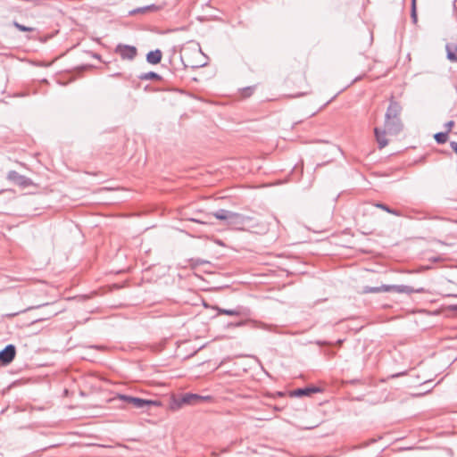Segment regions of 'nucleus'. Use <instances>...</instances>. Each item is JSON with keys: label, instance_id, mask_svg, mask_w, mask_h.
<instances>
[{"label": "nucleus", "instance_id": "obj_12", "mask_svg": "<svg viewBox=\"0 0 457 457\" xmlns=\"http://www.w3.org/2000/svg\"><path fill=\"white\" fill-rule=\"evenodd\" d=\"M162 57V51L156 49L154 51H151L146 54V61L151 64H157L161 62Z\"/></svg>", "mask_w": 457, "mask_h": 457}, {"label": "nucleus", "instance_id": "obj_1", "mask_svg": "<svg viewBox=\"0 0 457 457\" xmlns=\"http://www.w3.org/2000/svg\"><path fill=\"white\" fill-rule=\"evenodd\" d=\"M384 126L385 129L383 130L378 128L374 129L376 140L380 149L386 147L388 144V141L386 138V133H388L390 135H397L403 130V128L401 118H385Z\"/></svg>", "mask_w": 457, "mask_h": 457}, {"label": "nucleus", "instance_id": "obj_6", "mask_svg": "<svg viewBox=\"0 0 457 457\" xmlns=\"http://www.w3.org/2000/svg\"><path fill=\"white\" fill-rule=\"evenodd\" d=\"M7 179L12 181L13 184L25 188L31 186L33 183L30 179L19 174L18 172L12 170L8 173Z\"/></svg>", "mask_w": 457, "mask_h": 457}, {"label": "nucleus", "instance_id": "obj_14", "mask_svg": "<svg viewBox=\"0 0 457 457\" xmlns=\"http://www.w3.org/2000/svg\"><path fill=\"white\" fill-rule=\"evenodd\" d=\"M139 79L142 80H149V79L161 80L162 77L156 72L149 71V72L142 73L139 76Z\"/></svg>", "mask_w": 457, "mask_h": 457}, {"label": "nucleus", "instance_id": "obj_18", "mask_svg": "<svg viewBox=\"0 0 457 457\" xmlns=\"http://www.w3.org/2000/svg\"><path fill=\"white\" fill-rule=\"evenodd\" d=\"M46 304H47V303H41V304H38V305H37V306L28 307V308H26V309H24V310H20V311H18V312H16L5 313V314H4V316H6V317H13V316H15V315H17V314H19V313H21V312H26V311H29V310H31V309H34V308H39V307H41V306H45V305H46Z\"/></svg>", "mask_w": 457, "mask_h": 457}, {"label": "nucleus", "instance_id": "obj_25", "mask_svg": "<svg viewBox=\"0 0 457 457\" xmlns=\"http://www.w3.org/2000/svg\"><path fill=\"white\" fill-rule=\"evenodd\" d=\"M450 309L453 310V311H457V304L456 305H451Z\"/></svg>", "mask_w": 457, "mask_h": 457}, {"label": "nucleus", "instance_id": "obj_29", "mask_svg": "<svg viewBox=\"0 0 457 457\" xmlns=\"http://www.w3.org/2000/svg\"><path fill=\"white\" fill-rule=\"evenodd\" d=\"M56 314H57V312H54L52 313V315H53V316H54V315H56Z\"/></svg>", "mask_w": 457, "mask_h": 457}, {"label": "nucleus", "instance_id": "obj_5", "mask_svg": "<svg viewBox=\"0 0 457 457\" xmlns=\"http://www.w3.org/2000/svg\"><path fill=\"white\" fill-rule=\"evenodd\" d=\"M230 213H231V211L220 209L212 214H207L206 219H204V220H201V219H197V218H190V219H188V220L196 222V223H200V224H211V221L209 220V218L211 215H212L213 217H215L218 220H227L228 216L230 215Z\"/></svg>", "mask_w": 457, "mask_h": 457}, {"label": "nucleus", "instance_id": "obj_22", "mask_svg": "<svg viewBox=\"0 0 457 457\" xmlns=\"http://www.w3.org/2000/svg\"><path fill=\"white\" fill-rule=\"evenodd\" d=\"M252 93H253L252 87H245L243 89V96L245 97L251 96Z\"/></svg>", "mask_w": 457, "mask_h": 457}, {"label": "nucleus", "instance_id": "obj_21", "mask_svg": "<svg viewBox=\"0 0 457 457\" xmlns=\"http://www.w3.org/2000/svg\"><path fill=\"white\" fill-rule=\"evenodd\" d=\"M453 126H454V121L453 120H449L448 122H446L445 124V128L446 129L445 132L449 133L452 130Z\"/></svg>", "mask_w": 457, "mask_h": 457}, {"label": "nucleus", "instance_id": "obj_7", "mask_svg": "<svg viewBox=\"0 0 457 457\" xmlns=\"http://www.w3.org/2000/svg\"><path fill=\"white\" fill-rule=\"evenodd\" d=\"M115 53L120 54L122 59L133 60L137 55V48L128 45H118Z\"/></svg>", "mask_w": 457, "mask_h": 457}, {"label": "nucleus", "instance_id": "obj_20", "mask_svg": "<svg viewBox=\"0 0 457 457\" xmlns=\"http://www.w3.org/2000/svg\"><path fill=\"white\" fill-rule=\"evenodd\" d=\"M13 25L21 31L30 32L34 30L33 28L21 25L16 21L13 22Z\"/></svg>", "mask_w": 457, "mask_h": 457}, {"label": "nucleus", "instance_id": "obj_19", "mask_svg": "<svg viewBox=\"0 0 457 457\" xmlns=\"http://www.w3.org/2000/svg\"><path fill=\"white\" fill-rule=\"evenodd\" d=\"M411 20H412L413 23H416L417 21H418L417 9H416V0H411Z\"/></svg>", "mask_w": 457, "mask_h": 457}, {"label": "nucleus", "instance_id": "obj_13", "mask_svg": "<svg viewBox=\"0 0 457 457\" xmlns=\"http://www.w3.org/2000/svg\"><path fill=\"white\" fill-rule=\"evenodd\" d=\"M445 48L448 60L457 62V44H447Z\"/></svg>", "mask_w": 457, "mask_h": 457}, {"label": "nucleus", "instance_id": "obj_16", "mask_svg": "<svg viewBox=\"0 0 457 457\" xmlns=\"http://www.w3.org/2000/svg\"><path fill=\"white\" fill-rule=\"evenodd\" d=\"M434 138L438 144H445L448 139L447 132H438L434 135Z\"/></svg>", "mask_w": 457, "mask_h": 457}, {"label": "nucleus", "instance_id": "obj_10", "mask_svg": "<svg viewBox=\"0 0 457 457\" xmlns=\"http://www.w3.org/2000/svg\"><path fill=\"white\" fill-rule=\"evenodd\" d=\"M250 217L244 216L237 212H231L230 215L228 216L227 222L229 226H244L245 224V221L250 220Z\"/></svg>", "mask_w": 457, "mask_h": 457}, {"label": "nucleus", "instance_id": "obj_27", "mask_svg": "<svg viewBox=\"0 0 457 457\" xmlns=\"http://www.w3.org/2000/svg\"><path fill=\"white\" fill-rule=\"evenodd\" d=\"M277 395H279V396L284 395V394L282 392H278Z\"/></svg>", "mask_w": 457, "mask_h": 457}, {"label": "nucleus", "instance_id": "obj_2", "mask_svg": "<svg viewBox=\"0 0 457 457\" xmlns=\"http://www.w3.org/2000/svg\"><path fill=\"white\" fill-rule=\"evenodd\" d=\"M395 291L397 293H406L411 294L414 292V289L409 286L404 285H382L381 287H369L366 286L362 288V294H377L382 292H391Z\"/></svg>", "mask_w": 457, "mask_h": 457}, {"label": "nucleus", "instance_id": "obj_11", "mask_svg": "<svg viewBox=\"0 0 457 457\" xmlns=\"http://www.w3.org/2000/svg\"><path fill=\"white\" fill-rule=\"evenodd\" d=\"M320 388L316 387V386L305 387V388H297V389L294 390L291 393V395L292 396L302 397V396L311 395L312 394L317 393V392H320Z\"/></svg>", "mask_w": 457, "mask_h": 457}, {"label": "nucleus", "instance_id": "obj_24", "mask_svg": "<svg viewBox=\"0 0 457 457\" xmlns=\"http://www.w3.org/2000/svg\"><path fill=\"white\" fill-rule=\"evenodd\" d=\"M423 292H425V289L423 287H420V288H418V289H414L413 293H423Z\"/></svg>", "mask_w": 457, "mask_h": 457}, {"label": "nucleus", "instance_id": "obj_3", "mask_svg": "<svg viewBox=\"0 0 457 457\" xmlns=\"http://www.w3.org/2000/svg\"><path fill=\"white\" fill-rule=\"evenodd\" d=\"M112 401H121L125 403L131 404L137 409H145L152 405H156L157 403L152 400H145L138 397H133L126 395H118L112 398Z\"/></svg>", "mask_w": 457, "mask_h": 457}, {"label": "nucleus", "instance_id": "obj_15", "mask_svg": "<svg viewBox=\"0 0 457 457\" xmlns=\"http://www.w3.org/2000/svg\"><path fill=\"white\" fill-rule=\"evenodd\" d=\"M216 310L218 311V314H224V315H228V316H239L241 313L240 311L237 309L228 310V309L216 307Z\"/></svg>", "mask_w": 457, "mask_h": 457}, {"label": "nucleus", "instance_id": "obj_26", "mask_svg": "<svg viewBox=\"0 0 457 457\" xmlns=\"http://www.w3.org/2000/svg\"><path fill=\"white\" fill-rule=\"evenodd\" d=\"M44 320H45V319H38V320H37L33 321V322H32V324H33V323H35V322H37V321Z\"/></svg>", "mask_w": 457, "mask_h": 457}, {"label": "nucleus", "instance_id": "obj_9", "mask_svg": "<svg viewBox=\"0 0 457 457\" xmlns=\"http://www.w3.org/2000/svg\"><path fill=\"white\" fill-rule=\"evenodd\" d=\"M402 106L401 104L395 101L393 98L390 100L389 106L386 109L385 118L387 119H395V118H401V112H402Z\"/></svg>", "mask_w": 457, "mask_h": 457}, {"label": "nucleus", "instance_id": "obj_23", "mask_svg": "<svg viewBox=\"0 0 457 457\" xmlns=\"http://www.w3.org/2000/svg\"><path fill=\"white\" fill-rule=\"evenodd\" d=\"M450 146L452 148V150L457 154V142H451L450 143Z\"/></svg>", "mask_w": 457, "mask_h": 457}, {"label": "nucleus", "instance_id": "obj_17", "mask_svg": "<svg viewBox=\"0 0 457 457\" xmlns=\"http://www.w3.org/2000/svg\"><path fill=\"white\" fill-rule=\"evenodd\" d=\"M375 206L378 207V208H380V209H382L384 211H386L388 213H391V214H394V215H396V216H400L401 215L398 211L391 209L386 204L378 203V204H376Z\"/></svg>", "mask_w": 457, "mask_h": 457}, {"label": "nucleus", "instance_id": "obj_30", "mask_svg": "<svg viewBox=\"0 0 457 457\" xmlns=\"http://www.w3.org/2000/svg\"><path fill=\"white\" fill-rule=\"evenodd\" d=\"M212 455H213L214 457H217V456H218V455L216 454V453H214V452L212 453Z\"/></svg>", "mask_w": 457, "mask_h": 457}, {"label": "nucleus", "instance_id": "obj_28", "mask_svg": "<svg viewBox=\"0 0 457 457\" xmlns=\"http://www.w3.org/2000/svg\"><path fill=\"white\" fill-rule=\"evenodd\" d=\"M275 410H276V411H280V410H281V408H279V407H277V406H276V407H275Z\"/></svg>", "mask_w": 457, "mask_h": 457}, {"label": "nucleus", "instance_id": "obj_8", "mask_svg": "<svg viewBox=\"0 0 457 457\" xmlns=\"http://www.w3.org/2000/svg\"><path fill=\"white\" fill-rule=\"evenodd\" d=\"M16 356V347L14 345H8L2 349V366L10 364Z\"/></svg>", "mask_w": 457, "mask_h": 457}, {"label": "nucleus", "instance_id": "obj_4", "mask_svg": "<svg viewBox=\"0 0 457 457\" xmlns=\"http://www.w3.org/2000/svg\"><path fill=\"white\" fill-rule=\"evenodd\" d=\"M211 400L210 396H204L197 394L187 393L181 395L179 400V404H190L195 405L203 402H208Z\"/></svg>", "mask_w": 457, "mask_h": 457}]
</instances>
